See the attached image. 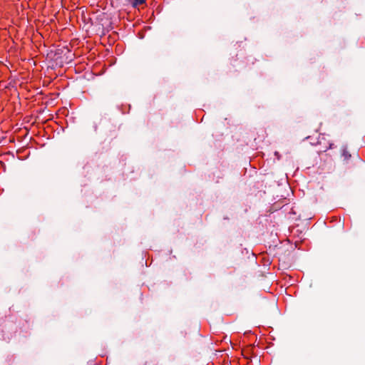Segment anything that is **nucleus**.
<instances>
[{"label": "nucleus", "instance_id": "f257e3e1", "mask_svg": "<svg viewBox=\"0 0 365 365\" xmlns=\"http://www.w3.org/2000/svg\"><path fill=\"white\" fill-rule=\"evenodd\" d=\"M341 157L344 158V160L345 161H348L351 157V155L350 152L348 150L346 146H344L341 148Z\"/></svg>", "mask_w": 365, "mask_h": 365}, {"label": "nucleus", "instance_id": "f03ea898", "mask_svg": "<svg viewBox=\"0 0 365 365\" xmlns=\"http://www.w3.org/2000/svg\"><path fill=\"white\" fill-rule=\"evenodd\" d=\"M128 2L133 8H136L138 6L145 4L146 0H128Z\"/></svg>", "mask_w": 365, "mask_h": 365}, {"label": "nucleus", "instance_id": "7ed1b4c3", "mask_svg": "<svg viewBox=\"0 0 365 365\" xmlns=\"http://www.w3.org/2000/svg\"><path fill=\"white\" fill-rule=\"evenodd\" d=\"M145 365H156L153 361L146 362Z\"/></svg>", "mask_w": 365, "mask_h": 365}]
</instances>
